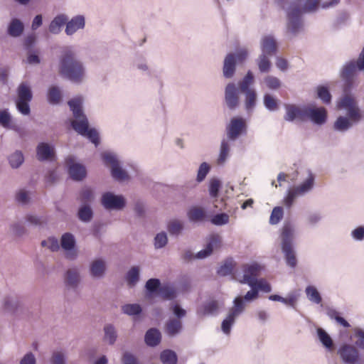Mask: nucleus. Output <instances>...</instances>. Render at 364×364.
I'll return each mask as SVG.
<instances>
[{"label": "nucleus", "mask_w": 364, "mask_h": 364, "mask_svg": "<svg viewBox=\"0 0 364 364\" xmlns=\"http://www.w3.org/2000/svg\"><path fill=\"white\" fill-rule=\"evenodd\" d=\"M283 217V209L282 207L277 206L273 208L270 218H269V223L272 225H276L277 224L280 220Z\"/></svg>", "instance_id": "nucleus-56"}, {"label": "nucleus", "mask_w": 364, "mask_h": 364, "mask_svg": "<svg viewBox=\"0 0 364 364\" xmlns=\"http://www.w3.org/2000/svg\"><path fill=\"white\" fill-rule=\"evenodd\" d=\"M210 171V166L206 163V162H203L202 163L200 166H199V168L198 170V173H197V181L198 182H202L205 176H207V174Z\"/></svg>", "instance_id": "nucleus-60"}, {"label": "nucleus", "mask_w": 364, "mask_h": 364, "mask_svg": "<svg viewBox=\"0 0 364 364\" xmlns=\"http://www.w3.org/2000/svg\"><path fill=\"white\" fill-rule=\"evenodd\" d=\"M220 305L217 301L212 300L205 303L203 307L198 310L197 314L200 316H215L218 314Z\"/></svg>", "instance_id": "nucleus-27"}, {"label": "nucleus", "mask_w": 364, "mask_h": 364, "mask_svg": "<svg viewBox=\"0 0 364 364\" xmlns=\"http://www.w3.org/2000/svg\"><path fill=\"white\" fill-rule=\"evenodd\" d=\"M220 237L218 235H212L207 243L205 249L199 251L196 257L198 259H204L211 255L214 249L218 248L220 244Z\"/></svg>", "instance_id": "nucleus-20"}, {"label": "nucleus", "mask_w": 364, "mask_h": 364, "mask_svg": "<svg viewBox=\"0 0 364 364\" xmlns=\"http://www.w3.org/2000/svg\"><path fill=\"white\" fill-rule=\"evenodd\" d=\"M25 222L28 225L34 227H41L46 223V219L42 215L34 213H28L24 217Z\"/></svg>", "instance_id": "nucleus-41"}, {"label": "nucleus", "mask_w": 364, "mask_h": 364, "mask_svg": "<svg viewBox=\"0 0 364 364\" xmlns=\"http://www.w3.org/2000/svg\"><path fill=\"white\" fill-rule=\"evenodd\" d=\"M101 204L108 210H120L126 205V200L122 195H115L112 192H105L101 198Z\"/></svg>", "instance_id": "nucleus-8"}, {"label": "nucleus", "mask_w": 364, "mask_h": 364, "mask_svg": "<svg viewBox=\"0 0 364 364\" xmlns=\"http://www.w3.org/2000/svg\"><path fill=\"white\" fill-rule=\"evenodd\" d=\"M321 0H277L287 14V28L293 35L298 34L303 28V13H311L317 10Z\"/></svg>", "instance_id": "nucleus-1"}, {"label": "nucleus", "mask_w": 364, "mask_h": 364, "mask_svg": "<svg viewBox=\"0 0 364 364\" xmlns=\"http://www.w3.org/2000/svg\"><path fill=\"white\" fill-rule=\"evenodd\" d=\"M140 268L138 266H133L126 274V281L129 287H134L139 281Z\"/></svg>", "instance_id": "nucleus-33"}, {"label": "nucleus", "mask_w": 364, "mask_h": 364, "mask_svg": "<svg viewBox=\"0 0 364 364\" xmlns=\"http://www.w3.org/2000/svg\"><path fill=\"white\" fill-rule=\"evenodd\" d=\"M235 58L233 53H229L224 60L223 68V75L226 78H231L235 72Z\"/></svg>", "instance_id": "nucleus-26"}, {"label": "nucleus", "mask_w": 364, "mask_h": 364, "mask_svg": "<svg viewBox=\"0 0 364 364\" xmlns=\"http://www.w3.org/2000/svg\"><path fill=\"white\" fill-rule=\"evenodd\" d=\"M307 106H299L294 104H286L284 108L286 110L284 119L287 122H305L306 112Z\"/></svg>", "instance_id": "nucleus-11"}, {"label": "nucleus", "mask_w": 364, "mask_h": 364, "mask_svg": "<svg viewBox=\"0 0 364 364\" xmlns=\"http://www.w3.org/2000/svg\"><path fill=\"white\" fill-rule=\"evenodd\" d=\"M246 129L242 118H232L227 127V135L230 140H235Z\"/></svg>", "instance_id": "nucleus-17"}, {"label": "nucleus", "mask_w": 364, "mask_h": 364, "mask_svg": "<svg viewBox=\"0 0 364 364\" xmlns=\"http://www.w3.org/2000/svg\"><path fill=\"white\" fill-rule=\"evenodd\" d=\"M43 247H47L52 252H57L60 249L58 240L55 237H50L41 242Z\"/></svg>", "instance_id": "nucleus-55"}, {"label": "nucleus", "mask_w": 364, "mask_h": 364, "mask_svg": "<svg viewBox=\"0 0 364 364\" xmlns=\"http://www.w3.org/2000/svg\"><path fill=\"white\" fill-rule=\"evenodd\" d=\"M167 242V235L166 233L164 232L158 233L154 238V246L156 249L165 247Z\"/></svg>", "instance_id": "nucleus-58"}, {"label": "nucleus", "mask_w": 364, "mask_h": 364, "mask_svg": "<svg viewBox=\"0 0 364 364\" xmlns=\"http://www.w3.org/2000/svg\"><path fill=\"white\" fill-rule=\"evenodd\" d=\"M254 82V76L252 73L249 70L244 78L239 82V87L242 92H245L254 89L250 88V86Z\"/></svg>", "instance_id": "nucleus-48"}, {"label": "nucleus", "mask_w": 364, "mask_h": 364, "mask_svg": "<svg viewBox=\"0 0 364 364\" xmlns=\"http://www.w3.org/2000/svg\"><path fill=\"white\" fill-rule=\"evenodd\" d=\"M183 228V222L177 219L170 220L167 225V230L169 234L175 236L179 235L182 232Z\"/></svg>", "instance_id": "nucleus-40"}, {"label": "nucleus", "mask_w": 364, "mask_h": 364, "mask_svg": "<svg viewBox=\"0 0 364 364\" xmlns=\"http://www.w3.org/2000/svg\"><path fill=\"white\" fill-rule=\"evenodd\" d=\"M58 73L63 77L75 83H80L84 80L85 66L71 48H66L62 52L59 58Z\"/></svg>", "instance_id": "nucleus-2"}, {"label": "nucleus", "mask_w": 364, "mask_h": 364, "mask_svg": "<svg viewBox=\"0 0 364 364\" xmlns=\"http://www.w3.org/2000/svg\"><path fill=\"white\" fill-rule=\"evenodd\" d=\"M78 200L82 204H88L95 200L94 188L90 186H84L80 191Z\"/></svg>", "instance_id": "nucleus-31"}, {"label": "nucleus", "mask_w": 364, "mask_h": 364, "mask_svg": "<svg viewBox=\"0 0 364 364\" xmlns=\"http://www.w3.org/2000/svg\"><path fill=\"white\" fill-rule=\"evenodd\" d=\"M19 364H37L36 358L32 352H27L21 358Z\"/></svg>", "instance_id": "nucleus-64"}, {"label": "nucleus", "mask_w": 364, "mask_h": 364, "mask_svg": "<svg viewBox=\"0 0 364 364\" xmlns=\"http://www.w3.org/2000/svg\"><path fill=\"white\" fill-rule=\"evenodd\" d=\"M50 364H66V354L63 350H55L50 358Z\"/></svg>", "instance_id": "nucleus-53"}, {"label": "nucleus", "mask_w": 364, "mask_h": 364, "mask_svg": "<svg viewBox=\"0 0 364 364\" xmlns=\"http://www.w3.org/2000/svg\"><path fill=\"white\" fill-rule=\"evenodd\" d=\"M182 329V322L176 318H172L167 321L166 324V332L169 336H175L178 334Z\"/></svg>", "instance_id": "nucleus-30"}, {"label": "nucleus", "mask_w": 364, "mask_h": 364, "mask_svg": "<svg viewBox=\"0 0 364 364\" xmlns=\"http://www.w3.org/2000/svg\"><path fill=\"white\" fill-rule=\"evenodd\" d=\"M306 294L307 298L315 304H320L321 301V296L317 289L312 286H309L306 288Z\"/></svg>", "instance_id": "nucleus-51"}, {"label": "nucleus", "mask_w": 364, "mask_h": 364, "mask_svg": "<svg viewBox=\"0 0 364 364\" xmlns=\"http://www.w3.org/2000/svg\"><path fill=\"white\" fill-rule=\"evenodd\" d=\"M85 26V19L84 16L77 15L73 17L66 22L65 32L68 36H72L78 30L83 29Z\"/></svg>", "instance_id": "nucleus-19"}, {"label": "nucleus", "mask_w": 364, "mask_h": 364, "mask_svg": "<svg viewBox=\"0 0 364 364\" xmlns=\"http://www.w3.org/2000/svg\"><path fill=\"white\" fill-rule=\"evenodd\" d=\"M24 31L23 22L16 18H12L7 26V33L13 38L20 37Z\"/></svg>", "instance_id": "nucleus-24"}, {"label": "nucleus", "mask_w": 364, "mask_h": 364, "mask_svg": "<svg viewBox=\"0 0 364 364\" xmlns=\"http://www.w3.org/2000/svg\"><path fill=\"white\" fill-rule=\"evenodd\" d=\"M159 294L165 299L172 300L176 296V290L170 284H164L159 288Z\"/></svg>", "instance_id": "nucleus-44"}, {"label": "nucleus", "mask_w": 364, "mask_h": 364, "mask_svg": "<svg viewBox=\"0 0 364 364\" xmlns=\"http://www.w3.org/2000/svg\"><path fill=\"white\" fill-rule=\"evenodd\" d=\"M160 359L163 364H176L178 357L174 351L165 350L161 353Z\"/></svg>", "instance_id": "nucleus-46"}, {"label": "nucleus", "mask_w": 364, "mask_h": 364, "mask_svg": "<svg viewBox=\"0 0 364 364\" xmlns=\"http://www.w3.org/2000/svg\"><path fill=\"white\" fill-rule=\"evenodd\" d=\"M252 289L247 292L244 298L237 296L234 299L233 306L230 309L227 317L223 321L221 328L225 334L230 333L231 327L237 318L245 310V304L244 300L251 301L258 296L257 289L255 286L251 287Z\"/></svg>", "instance_id": "nucleus-5"}, {"label": "nucleus", "mask_w": 364, "mask_h": 364, "mask_svg": "<svg viewBox=\"0 0 364 364\" xmlns=\"http://www.w3.org/2000/svg\"><path fill=\"white\" fill-rule=\"evenodd\" d=\"M264 107L271 112L276 111L278 109L277 100L270 94H265L263 97Z\"/></svg>", "instance_id": "nucleus-50"}, {"label": "nucleus", "mask_w": 364, "mask_h": 364, "mask_svg": "<svg viewBox=\"0 0 364 364\" xmlns=\"http://www.w3.org/2000/svg\"><path fill=\"white\" fill-rule=\"evenodd\" d=\"M68 20L67 15L60 14L57 15L50 22L49 25V31L53 34H58L61 31L63 26H66V22Z\"/></svg>", "instance_id": "nucleus-25"}, {"label": "nucleus", "mask_w": 364, "mask_h": 364, "mask_svg": "<svg viewBox=\"0 0 364 364\" xmlns=\"http://www.w3.org/2000/svg\"><path fill=\"white\" fill-rule=\"evenodd\" d=\"M345 364H359L360 354L358 349L350 344L342 345L337 351Z\"/></svg>", "instance_id": "nucleus-10"}, {"label": "nucleus", "mask_w": 364, "mask_h": 364, "mask_svg": "<svg viewBox=\"0 0 364 364\" xmlns=\"http://www.w3.org/2000/svg\"><path fill=\"white\" fill-rule=\"evenodd\" d=\"M306 113V121L309 119L318 125H321L326 122L327 112L324 107L308 105Z\"/></svg>", "instance_id": "nucleus-12"}, {"label": "nucleus", "mask_w": 364, "mask_h": 364, "mask_svg": "<svg viewBox=\"0 0 364 364\" xmlns=\"http://www.w3.org/2000/svg\"><path fill=\"white\" fill-rule=\"evenodd\" d=\"M263 81L266 87L269 90H277L282 86V81L274 75H269L265 76Z\"/></svg>", "instance_id": "nucleus-45"}, {"label": "nucleus", "mask_w": 364, "mask_h": 364, "mask_svg": "<svg viewBox=\"0 0 364 364\" xmlns=\"http://www.w3.org/2000/svg\"><path fill=\"white\" fill-rule=\"evenodd\" d=\"M79 220L83 223H89L93 217V211L88 204H82L77 212Z\"/></svg>", "instance_id": "nucleus-36"}, {"label": "nucleus", "mask_w": 364, "mask_h": 364, "mask_svg": "<svg viewBox=\"0 0 364 364\" xmlns=\"http://www.w3.org/2000/svg\"><path fill=\"white\" fill-rule=\"evenodd\" d=\"M318 97L325 104H329L331 101V95L325 86H318L316 89Z\"/></svg>", "instance_id": "nucleus-54"}, {"label": "nucleus", "mask_w": 364, "mask_h": 364, "mask_svg": "<svg viewBox=\"0 0 364 364\" xmlns=\"http://www.w3.org/2000/svg\"><path fill=\"white\" fill-rule=\"evenodd\" d=\"M338 107L346 110L347 117H338L333 124V129L339 132H346L360 120L361 112L355 100L348 95L341 99Z\"/></svg>", "instance_id": "nucleus-4"}, {"label": "nucleus", "mask_w": 364, "mask_h": 364, "mask_svg": "<svg viewBox=\"0 0 364 364\" xmlns=\"http://www.w3.org/2000/svg\"><path fill=\"white\" fill-rule=\"evenodd\" d=\"M3 306L6 311L14 313L19 306V300L14 296H6L3 299Z\"/></svg>", "instance_id": "nucleus-32"}, {"label": "nucleus", "mask_w": 364, "mask_h": 364, "mask_svg": "<svg viewBox=\"0 0 364 364\" xmlns=\"http://www.w3.org/2000/svg\"><path fill=\"white\" fill-rule=\"evenodd\" d=\"M358 70H360L358 66V61L356 65L355 61H350L344 65L341 72V77L346 82L347 87H350L352 85Z\"/></svg>", "instance_id": "nucleus-18"}, {"label": "nucleus", "mask_w": 364, "mask_h": 364, "mask_svg": "<svg viewBox=\"0 0 364 364\" xmlns=\"http://www.w3.org/2000/svg\"><path fill=\"white\" fill-rule=\"evenodd\" d=\"M104 341L109 345H114L117 338V332L112 324H107L104 327Z\"/></svg>", "instance_id": "nucleus-37"}, {"label": "nucleus", "mask_w": 364, "mask_h": 364, "mask_svg": "<svg viewBox=\"0 0 364 364\" xmlns=\"http://www.w3.org/2000/svg\"><path fill=\"white\" fill-rule=\"evenodd\" d=\"M75 119L71 122L73 128L82 136L87 137L95 146L99 144L98 134L95 129H89L88 120L82 109V99L77 97L68 102Z\"/></svg>", "instance_id": "nucleus-3"}, {"label": "nucleus", "mask_w": 364, "mask_h": 364, "mask_svg": "<svg viewBox=\"0 0 364 364\" xmlns=\"http://www.w3.org/2000/svg\"><path fill=\"white\" fill-rule=\"evenodd\" d=\"M260 47L262 54L273 55L277 52V43L272 36H265L262 38Z\"/></svg>", "instance_id": "nucleus-22"}, {"label": "nucleus", "mask_w": 364, "mask_h": 364, "mask_svg": "<svg viewBox=\"0 0 364 364\" xmlns=\"http://www.w3.org/2000/svg\"><path fill=\"white\" fill-rule=\"evenodd\" d=\"M9 165L12 168H18L24 162V156L21 151H16L9 158Z\"/></svg>", "instance_id": "nucleus-43"}, {"label": "nucleus", "mask_w": 364, "mask_h": 364, "mask_svg": "<svg viewBox=\"0 0 364 364\" xmlns=\"http://www.w3.org/2000/svg\"><path fill=\"white\" fill-rule=\"evenodd\" d=\"M11 121V116L8 109L0 110V125L4 128L9 129L10 122Z\"/></svg>", "instance_id": "nucleus-57"}, {"label": "nucleus", "mask_w": 364, "mask_h": 364, "mask_svg": "<svg viewBox=\"0 0 364 364\" xmlns=\"http://www.w3.org/2000/svg\"><path fill=\"white\" fill-rule=\"evenodd\" d=\"M47 100L50 105H58L62 100V92L57 86H51L47 93Z\"/></svg>", "instance_id": "nucleus-35"}, {"label": "nucleus", "mask_w": 364, "mask_h": 364, "mask_svg": "<svg viewBox=\"0 0 364 364\" xmlns=\"http://www.w3.org/2000/svg\"><path fill=\"white\" fill-rule=\"evenodd\" d=\"M187 216L191 222H200L205 219L206 211L202 207L197 205L192 206L189 208L187 213Z\"/></svg>", "instance_id": "nucleus-28"}, {"label": "nucleus", "mask_w": 364, "mask_h": 364, "mask_svg": "<svg viewBox=\"0 0 364 364\" xmlns=\"http://www.w3.org/2000/svg\"><path fill=\"white\" fill-rule=\"evenodd\" d=\"M36 156L39 161H46L54 156V148L44 142L38 144L36 148Z\"/></svg>", "instance_id": "nucleus-23"}, {"label": "nucleus", "mask_w": 364, "mask_h": 364, "mask_svg": "<svg viewBox=\"0 0 364 364\" xmlns=\"http://www.w3.org/2000/svg\"><path fill=\"white\" fill-rule=\"evenodd\" d=\"M245 95V109L248 112H251L253 111L254 108L256 105L257 102V93L255 90H250L245 92H243Z\"/></svg>", "instance_id": "nucleus-42"}, {"label": "nucleus", "mask_w": 364, "mask_h": 364, "mask_svg": "<svg viewBox=\"0 0 364 364\" xmlns=\"http://www.w3.org/2000/svg\"><path fill=\"white\" fill-rule=\"evenodd\" d=\"M314 175L309 171L308 178L305 180L304 183H302L301 185L294 187L293 188L295 190V191L301 196H304L308 192H309L314 187Z\"/></svg>", "instance_id": "nucleus-29"}, {"label": "nucleus", "mask_w": 364, "mask_h": 364, "mask_svg": "<svg viewBox=\"0 0 364 364\" xmlns=\"http://www.w3.org/2000/svg\"><path fill=\"white\" fill-rule=\"evenodd\" d=\"M30 101H25L21 100H16V107L18 110L23 115L30 114L31 109L29 106Z\"/></svg>", "instance_id": "nucleus-61"}, {"label": "nucleus", "mask_w": 364, "mask_h": 364, "mask_svg": "<svg viewBox=\"0 0 364 364\" xmlns=\"http://www.w3.org/2000/svg\"><path fill=\"white\" fill-rule=\"evenodd\" d=\"M161 282L159 279H149L147 280L145 284L146 289L151 294L155 292L156 290H159L161 287Z\"/></svg>", "instance_id": "nucleus-59"}, {"label": "nucleus", "mask_w": 364, "mask_h": 364, "mask_svg": "<svg viewBox=\"0 0 364 364\" xmlns=\"http://www.w3.org/2000/svg\"><path fill=\"white\" fill-rule=\"evenodd\" d=\"M211 222L216 225H225L229 222V215L226 213L217 214L212 218Z\"/></svg>", "instance_id": "nucleus-63"}, {"label": "nucleus", "mask_w": 364, "mask_h": 364, "mask_svg": "<svg viewBox=\"0 0 364 364\" xmlns=\"http://www.w3.org/2000/svg\"><path fill=\"white\" fill-rule=\"evenodd\" d=\"M260 270L261 266L257 263L244 265L242 279L240 280V282L253 287L256 283Z\"/></svg>", "instance_id": "nucleus-13"}, {"label": "nucleus", "mask_w": 364, "mask_h": 364, "mask_svg": "<svg viewBox=\"0 0 364 364\" xmlns=\"http://www.w3.org/2000/svg\"><path fill=\"white\" fill-rule=\"evenodd\" d=\"M102 159L107 165H110L112 177L119 181L128 179L127 173L122 168L117 155L112 152H105L102 154Z\"/></svg>", "instance_id": "nucleus-7"}, {"label": "nucleus", "mask_w": 364, "mask_h": 364, "mask_svg": "<svg viewBox=\"0 0 364 364\" xmlns=\"http://www.w3.org/2000/svg\"><path fill=\"white\" fill-rule=\"evenodd\" d=\"M230 150V145L229 142L224 139L220 144V154L218 159V164H223L227 160Z\"/></svg>", "instance_id": "nucleus-47"}, {"label": "nucleus", "mask_w": 364, "mask_h": 364, "mask_svg": "<svg viewBox=\"0 0 364 364\" xmlns=\"http://www.w3.org/2000/svg\"><path fill=\"white\" fill-rule=\"evenodd\" d=\"M294 228L291 224H285L281 234V246L287 264L291 267L296 265V258L293 248Z\"/></svg>", "instance_id": "nucleus-6"}, {"label": "nucleus", "mask_w": 364, "mask_h": 364, "mask_svg": "<svg viewBox=\"0 0 364 364\" xmlns=\"http://www.w3.org/2000/svg\"><path fill=\"white\" fill-rule=\"evenodd\" d=\"M60 246L65 251V256L69 260H75L78 256V252L76 249V240L75 236L70 232H65L62 235L60 238Z\"/></svg>", "instance_id": "nucleus-9"}, {"label": "nucleus", "mask_w": 364, "mask_h": 364, "mask_svg": "<svg viewBox=\"0 0 364 364\" xmlns=\"http://www.w3.org/2000/svg\"><path fill=\"white\" fill-rule=\"evenodd\" d=\"M299 195L295 191L294 188L289 190L287 196L284 199L285 206L289 208L294 203V200L299 197Z\"/></svg>", "instance_id": "nucleus-62"}, {"label": "nucleus", "mask_w": 364, "mask_h": 364, "mask_svg": "<svg viewBox=\"0 0 364 364\" xmlns=\"http://www.w3.org/2000/svg\"><path fill=\"white\" fill-rule=\"evenodd\" d=\"M69 164V173L70 177L75 181H81L86 176L85 168L79 164H75L71 158L67 159Z\"/></svg>", "instance_id": "nucleus-21"}, {"label": "nucleus", "mask_w": 364, "mask_h": 364, "mask_svg": "<svg viewBox=\"0 0 364 364\" xmlns=\"http://www.w3.org/2000/svg\"><path fill=\"white\" fill-rule=\"evenodd\" d=\"M18 100L31 101L33 95L30 86L26 82H22L18 87Z\"/></svg>", "instance_id": "nucleus-39"}, {"label": "nucleus", "mask_w": 364, "mask_h": 364, "mask_svg": "<svg viewBox=\"0 0 364 364\" xmlns=\"http://www.w3.org/2000/svg\"><path fill=\"white\" fill-rule=\"evenodd\" d=\"M225 102L230 109H235L239 105V90L233 82L228 83L225 87Z\"/></svg>", "instance_id": "nucleus-14"}, {"label": "nucleus", "mask_w": 364, "mask_h": 364, "mask_svg": "<svg viewBox=\"0 0 364 364\" xmlns=\"http://www.w3.org/2000/svg\"><path fill=\"white\" fill-rule=\"evenodd\" d=\"M64 282L68 289H77L81 282L80 268L74 266L68 269L65 273Z\"/></svg>", "instance_id": "nucleus-15"}, {"label": "nucleus", "mask_w": 364, "mask_h": 364, "mask_svg": "<svg viewBox=\"0 0 364 364\" xmlns=\"http://www.w3.org/2000/svg\"><path fill=\"white\" fill-rule=\"evenodd\" d=\"M107 271L106 261L103 258H96L89 265V274L95 279H101L105 276Z\"/></svg>", "instance_id": "nucleus-16"}, {"label": "nucleus", "mask_w": 364, "mask_h": 364, "mask_svg": "<svg viewBox=\"0 0 364 364\" xmlns=\"http://www.w3.org/2000/svg\"><path fill=\"white\" fill-rule=\"evenodd\" d=\"M145 342L149 346H157L161 341V333L156 328H151L145 334Z\"/></svg>", "instance_id": "nucleus-34"}, {"label": "nucleus", "mask_w": 364, "mask_h": 364, "mask_svg": "<svg viewBox=\"0 0 364 364\" xmlns=\"http://www.w3.org/2000/svg\"><path fill=\"white\" fill-rule=\"evenodd\" d=\"M122 311L128 316H136L141 313L142 309L138 304H127L122 306Z\"/></svg>", "instance_id": "nucleus-49"}, {"label": "nucleus", "mask_w": 364, "mask_h": 364, "mask_svg": "<svg viewBox=\"0 0 364 364\" xmlns=\"http://www.w3.org/2000/svg\"><path fill=\"white\" fill-rule=\"evenodd\" d=\"M268 55L261 53L256 60L257 65L261 73H269L272 68V63Z\"/></svg>", "instance_id": "nucleus-38"}, {"label": "nucleus", "mask_w": 364, "mask_h": 364, "mask_svg": "<svg viewBox=\"0 0 364 364\" xmlns=\"http://www.w3.org/2000/svg\"><path fill=\"white\" fill-rule=\"evenodd\" d=\"M318 336L322 344L327 348L331 349L333 347V341L330 336L322 328H318Z\"/></svg>", "instance_id": "nucleus-52"}]
</instances>
